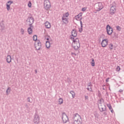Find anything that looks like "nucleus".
<instances>
[{
	"label": "nucleus",
	"mask_w": 124,
	"mask_h": 124,
	"mask_svg": "<svg viewBox=\"0 0 124 124\" xmlns=\"http://www.w3.org/2000/svg\"><path fill=\"white\" fill-rule=\"evenodd\" d=\"M71 40L73 41L72 46L73 47L75 51H77L79 48H80V41L78 38H75L74 37H71Z\"/></svg>",
	"instance_id": "nucleus-1"
},
{
	"label": "nucleus",
	"mask_w": 124,
	"mask_h": 124,
	"mask_svg": "<svg viewBox=\"0 0 124 124\" xmlns=\"http://www.w3.org/2000/svg\"><path fill=\"white\" fill-rule=\"evenodd\" d=\"M73 119L74 120L73 124H82V117L78 113L73 114Z\"/></svg>",
	"instance_id": "nucleus-2"
},
{
	"label": "nucleus",
	"mask_w": 124,
	"mask_h": 124,
	"mask_svg": "<svg viewBox=\"0 0 124 124\" xmlns=\"http://www.w3.org/2000/svg\"><path fill=\"white\" fill-rule=\"evenodd\" d=\"M82 15L83 14L82 13H80L78 15L75 16V18L77 21H80V29L79 28V32H82V31H83V22H82Z\"/></svg>",
	"instance_id": "nucleus-3"
},
{
	"label": "nucleus",
	"mask_w": 124,
	"mask_h": 124,
	"mask_svg": "<svg viewBox=\"0 0 124 124\" xmlns=\"http://www.w3.org/2000/svg\"><path fill=\"white\" fill-rule=\"evenodd\" d=\"M103 5L101 2H98L94 4V8L96 11H100L102 9H103Z\"/></svg>",
	"instance_id": "nucleus-4"
},
{
	"label": "nucleus",
	"mask_w": 124,
	"mask_h": 124,
	"mask_svg": "<svg viewBox=\"0 0 124 124\" xmlns=\"http://www.w3.org/2000/svg\"><path fill=\"white\" fill-rule=\"evenodd\" d=\"M111 8L110 10V15H114L115 14V13L116 11V2L114 1L111 5H110Z\"/></svg>",
	"instance_id": "nucleus-5"
},
{
	"label": "nucleus",
	"mask_w": 124,
	"mask_h": 124,
	"mask_svg": "<svg viewBox=\"0 0 124 124\" xmlns=\"http://www.w3.org/2000/svg\"><path fill=\"white\" fill-rule=\"evenodd\" d=\"M33 122L35 124H39L40 123V117L37 113H35L33 116Z\"/></svg>",
	"instance_id": "nucleus-6"
},
{
	"label": "nucleus",
	"mask_w": 124,
	"mask_h": 124,
	"mask_svg": "<svg viewBox=\"0 0 124 124\" xmlns=\"http://www.w3.org/2000/svg\"><path fill=\"white\" fill-rule=\"evenodd\" d=\"M44 4L46 10H49V9L51 8V3L49 0H44Z\"/></svg>",
	"instance_id": "nucleus-7"
},
{
	"label": "nucleus",
	"mask_w": 124,
	"mask_h": 124,
	"mask_svg": "<svg viewBox=\"0 0 124 124\" xmlns=\"http://www.w3.org/2000/svg\"><path fill=\"white\" fill-rule=\"evenodd\" d=\"M62 120L63 124H66L68 122V116L65 112L62 113Z\"/></svg>",
	"instance_id": "nucleus-8"
},
{
	"label": "nucleus",
	"mask_w": 124,
	"mask_h": 124,
	"mask_svg": "<svg viewBox=\"0 0 124 124\" xmlns=\"http://www.w3.org/2000/svg\"><path fill=\"white\" fill-rule=\"evenodd\" d=\"M36 43L35 45V48L37 51H38L41 49V42H40V41L39 40H37L36 41Z\"/></svg>",
	"instance_id": "nucleus-9"
},
{
	"label": "nucleus",
	"mask_w": 124,
	"mask_h": 124,
	"mask_svg": "<svg viewBox=\"0 0 124 124\" xmlns=\"http://www.w3.org/2000/svg\"><path fill=\"white\" fill-rule=\"evenodd\" d=\"M107 33L108 35H111L113 33V28L110 26V25H108L106 27Z\"/></svg>",
	"instance_id": "nucleus-10"
},
{
	"label": "nucleus",
	"mask_w": 124,
	"mask_h": 124,
	"mask_svg": "<svg viewBox=\"0 0 124 124\" xmlns=\"http://www.w3.org/2000/svg\"><path fill=\"white\" fill-rule=\"evenodd\" d=\"M26 21L29 23V26H32V24H33V22H34V18H33L32 16H28Z\"/></svg>",
	"instance_id": "nucleus-11"
},
{
	"label": "nucleus",
	"mask_w": 124,
	"mask_h": 124,
	"mask_svg": "<svg viewBox=\"0 0 124 124\" xmlns=\"http://www.w3.org/2000/svg\"><path fill=\"white\" fill-rule=\"evenodd\" d=\"M98 108L100 112H105V111H107V109H106V106L104 104L98 105Z\"/></svg>",
	"instance_id": "nucleus-12"
},
{
	"label": "nucleus",
	"mask_w": 124,
	"mask_h": 124,
	"mask_svg": "<svg viewBox=\"0 0 124 124\" xmlns=\"http://www.w3.org/2000/svg\"><path fill=\"white\" fill-rule=\"evenodd\" d=\"M102 47H106L108 45V39H106L102 40L101 43Z\"/></svg>",
	"instance_id": "nucleus-13"
},
{
	"label": "nucleus",
	"mask_w": 124,
	"mask_h": 124,
	"mask_svg": "<svg viewBox=\"0 0 124 124\" xmlns=\"http://www.w3.org/2000/svg\"><path fill=\"white\" fill-rule=\"evenodd\" d=\"M13 3V1L9 0L6 3V8L8 11L10 10V5Z\"/></svg>",
	"instance_id": "nucleus-14"
},
{
	"label": "nucleus",
	"mask_w": 124,
	"mask_h": 124,
	"mask_svg": "<svg viewBox=\"0 0 124 124\" xmlns=\"http://www.w3.org/2000/svg\"><path fill=\"white\" fill-rule=\"evenodd\" d=\"M77 36V31H76V30H73L72 31V35L70 36V37H74V38H75Z\"/></svg>",
	"instance_id": "nucleus-15"
},
{
	"label": "nucleus",
	"mask_w": 124,
	"mask_h": 124,
	"mask_svg": "<svg viewBox=\"0 0 124 124\" xmlns=\"http://www.w3.org/2000/svg\"><path fill=\"white\" fill-rule=\"evenodd\" d=\"M29 28L27 29V31L29 34H32V29H33V26H29Z\"/></svg>",
	"instance_id": "nucleus-16"
},
{
	"label": "nucleus",
	"mask_w": 124,
	"mask_h": 124,
	"mask_svg": "<svg viewBox=\"0 0 124 124\" xmlns=\"http://www.w3.org/2000/svg\"><path fill=\"white\" fill-rule=\"evenodd\" d=\"M62 21L64 24H65L66 25L67 24H68V19H67L64 16H63L62 17Z\"/></svg>",
	"instance_id": "nucleus-17"
},
{
	"label": "nucleus",
	"mask_w": 124,
	"mask_h": 124,
	"mask_svg": "<svg viewBox=\"0 0 124 124\" xmlns=\"http://www.w3.org/2000/svg\"><path fill=\"white\" fill-rule=\"evenodd\" d=\"M45 26L46 29H50V28H51V23L48 21H46L45 23Z\"/></svg>",
	"instance_id": "nucleus-18"
},
{
	"label": "nucleus",
	"mask_w": 124,
	"mask_h": 124,
	"mask_svg": "<svg viewBox=\"0 0 124 124\" xmlns=\"http://www.w3.org/2000/svg\"><path fill=\"white\" fill-rule=\"evenodd\" d=\"M89 84H90L88 85V87L87 88V90L89 91L90 92H93V89L92 88L93 85L91 84V83H90Z\"/></svg>",
	"instance_id": "nucleus-19"
},
{
	"label": "nucleus",
	"mask_w": 124,
	"mask_h": 124,
	"mask_svg": "<svg viewBox=\"0 0 124 124\" xmlns=\"http://www.w3.org/2000/svg\"><path fill=\"white\" fill-rule=\"evenodd\" d=\"M6 62H8V63H10V62H11V56L8 55L6 59Z\"/></svg>",
	"instance_id": "nucleus-20"
},
{
	"label": "nucleus",
	"mask_w": 124,
	"mask_h": 124,
	"mask_svg": "<svg viewBox=\"0 0 124 124\" xmlns=\"http://www.w3.org/2000/svg\"><path fill=\"white\" fill-rule=\"evenodd\" d=\"M51 46V45L50 44V41H47L46 43V46L47 49H49L50 48V46Z\"/></svg>",
	"instance_id": "nucleus-21"
},
{
	"label": "nucleus",
	"mask_w": 124,
	"mask_h": 124,
	"mask_svg": "<svg viewBox=\"0 0 124 124\" xmlns=\"http://www.w3.org/2000/svg\"><path fill=\"white\" fill-rule=\"evenodd\" d=\"M102 102H104V99H103V98H102L98 100V103H99V105H102Z\"/></svg>",
	"instance_id": "nucleus-22"
},
{
	"label": "nucleus",
	"mask_w": 124,
	"mask_h": 124,
	"mask_svg": "<svg viewBox=\"0 0 124 124\" xmlns=\"http://www.w3.org/2000/svg\"><path fill=\"white\" fill-rule=\"evenodd\" d=\"M62 103H63V100L62 99V98H60L59 99V104L61 105L62 104Z\"/></svg>",
	"instance_id": "nucleus-23"
},
{
	"label": "nucleus",
	"mask_w": 124,
	"mask_h": 124,
	"mask_svg": "<svg viewBox=\"0 0 124 124\" xmlns=\"http://www.w3.org/2000/svg\"><path fill=\"white\" fill-rule=\"evenodd\" d=\"M70 93H71V94H72V96L73 98H74L75 97V93L74 92V91H71L70 92Z\"/></svg>",
	"instance_id": "nucleus-24"
},
{
	"label": "nucleus",
	"mask_w": 124,
	"mask_h": 124,
	"mask_svg": "<svg viewBox=\"0 0 124 124\" xmlns=\"http://www.w3.org/2000/svg\"><path fill=\"white\" fill-rule=\"evenodd\" d=\"M10 91H11L10 87H8L6 90V95H8V94L10 93Z\"/></svg>",
	"instance_id": "nucleus-25"
},
{
	"label": "nucleus",
	"mask_w": 124,
	"mask_h": 124,
	"mask_svg": "<svg viewBox=\"0 0 124 124\" xmlns=\"http://www.w3.org/2000/svg\"><path fill=\"white\" fill-rule=\"evenodd\" d=\"M33 40H34V41H37V35H34L33 36Z\"/></svg>",
	"instance_id": "nucleus-26"
},
{
	"label": "nucleus",
	"mask_w": 124,
	"mask_h": 124,
	"mask_svg": "<svg viewBox=\"0 0 124 124\" xmlns=\"http://www.w3.org/2000/svg\"><path fill=\"white\" fill-rule=\"evenodd\" d=\"M107 106L108 108H109V110H112L113 108H112V106H111L110 104H108Z\"/></svg>",
	"instance_id": "nucleus-27"
},
{
	"label": "nucleus",
	"mask_w": 124,
	"mask_h": 124,
	"mask_svg": "<svg viewBox=\"0 0 124 124\" xmlns=\"http://www.w3.org/2000/svg\"><path fill=\"white\" fill-rule=\"evenodd\" d=\"M113 45L112 44H110L109 45V49H110V50H113Z\"/></svg>",
	"instance_id": "nucleus-28"
},
{
	"label": "nucleus",
	"mask_w": 124,
	"mask_h": 124,
	"mask_svg": "<svg viewBox=\"0 0 124 124\" xmlns=\"http://www.w3.org/2000/svg\"><path fill=\"white\" fill-rule=\"evenodd\" d=\"M116 30L117 31H121V27L119 26H116Z\"/></svg>",
	"instance_id": "nucleus-29"
},
{
	"label": "nucleus",
	"mask_w": 124,
	"mask_h": 124,
	"mask_svg": "<svg viewBox=\"0 0 124 124\" xmlns=\"http://www.w3.org/2000/svg\"><path fill=\"white\" fill-rule=\"evenodd\" d=\"M63 16H65V18H66L68 17V16H69V14L68 13V12H67L65 13V15H63Z\"/></svg>",
	"instance_id": "nucleus-30"
},
{
	"label": "nucleus",
	"mask_w": 124,
	"mask_h": 124,
	"mask_svg": "<svg viewBox=\"0 0 124 124\" xmlns=\"http://www.w3.org/2000/svg\"><path fill=\"white\" fill-rule=\"evenodd\" d=\"M98 97H101V93L100 91H98Z\"/></svg>",
	"instance_id": "nucleus-31"
},
{
	"label": "nucleus",
	"mask_w": 124,
	"mask_h": 124,
	"mask_svg": "<svg viewBox=\"0 0 124 124\" xmlns=\"http://www.w3.org/2000/svg\"><path fill=\"white\" fill-rule=\"evenodd\" d=\"M27 101L28 102H30V103H31L32 102L31 101V98L30 97H27Z\"/></svg>",
	"instance_id": "nucleus-32"
},
{
	"label": "nucleus",
	"mask_w": 124,
	"mask_h": 124,
	"mask_svg": "<svg viewBox=\"0 0 124 124\" xmlns=\"http://www.w3.org/2000/svg\"><path fill=\"white\" fill-rule=\"evenodd\" d=\"M116 70H117V71H120V70H121V67H120V66H117Z\"/></svg>",
	"instance_id": "nucleus-33"
},
{
	"label": "nucleus",
	"mask_w": 124,
	"mask_h": 124,
	"mask_svg": "<svg viewBox=\"0 0 124 124\" xmlns=\"http://www.w3.org/2000/svg\"><path fill=\"white\" fill-rule=\"evenodd\" d=\"M0 27H1V28H2L1 29V31H3L4 28V24H2V25H1V24H0Z\"/></svg>",
	"instance_id": "nucleus-34"
},
{
	"label": "nucleus",
	"mask_w": 124,
	"mask_h": 124,
	"mask_svg": "<svg viewBox=\"0 0 124 124\" xmlns=\"http://www.w3.org/2000/svg\"><path fill=\"white\" fill-rule=\"evenodd\" d=\"M28 5L29 7H30V8L31 7V2L29 1Z\"/></svg>",
	"instance_id": "nucleus-35"
},
{
	"label": "nucleus",
	"mask_w": 124,
	"mask_h": 124,
	"mask_svg": "<svg viewBox=\"0 0 124 124\" xmlns=\"http://www.w3.org/2000/svg\"><path fill=\"white\" fill-rule=\"evenodd\" d=\"M91 64L92 66H94L95 65V62H91Z\"/></svg>",
	"instance_id": "nucleus-36"
},
{
	"label": "nucleus",
	"mask_w": 124,
	"mask_h": 124,
	"mask_svg": "<svg viewBox=\"0 0 124 124\" xmlns=\"http://www.w3.org/2000/svg\"><path fill=\"white\" fill-rule=\"evenodd\" d=\"M21 32H22V34H24V29H23V28H21Z\"/></svg>",
	"instance_id": "nucleus-37"
},
{
	"label": "nucleus",
	"mask_w": 124,
	"mask_h": 124,
	"mask_svg": "<svg viewBox=\"0 0 124 124\" xmlns=\"http://www.w3.org/2000/svg\"><path fill=\"white\" fill-rule=\"evenodd\" d=\"M109 79H110L109 78H108L106 80V81L107 83H108V82H109Z\"/></svg>",
	"instance_id": "nucleus-38"
},
{
	"label": "nucleus",
	"mask_w": 124,
	"mask_h": 124,
	"mask_svg": "<svg viewBox=\"0 0 124 124\" xmlns=\"http://www.w3.org/2000/svg\"><path fill=\"white\" fill-rule=\"evenodd\" d=\"M86 9H87L86 8H85V7L82 8V11H86Z\"/></svg>",
	"instance_id": "nucleus-39"
},
{
	"label": "nucleus",
	"mask_w": 124,
	"mask_h": 124,
	"mask_svg": "<svg viewBox=\"0 0 124 124\" xmlns=\"http://www.w3.org/2000/svg\"><path fill=\"white\" fill-rule=\"evenodd\" d=\"M71 55H74V56H77V54L74 52H72Z\"/></svg>",
	"instance_id": "nucleus-40"
},
{
	"label": "nucleus",
	"mask_w": 124,
	"mask_h": 124,
	"mask_svg": "<svg viewBox=\"0 0 124 124\" xmlns=\"http://www.w3.org/2000/svg\"><path fill=\"white\" fill-rule=\"evenodd\" d=\"M85 99L88 100V99H89V96H85Z\"/></svg>",
	"instance_id": "nucleus-41"
},
{
	"label": "nucleus",
	"mask_w": 124,
	"mask_h": 124,
	"mask_svg": "<svg viewBox=\"0 0 124 124\" xmlns=\"http://www.w3.org/2000/svg\"><path fill=\"white\" fill-rule=\"evenodd\" d=\"M124 92V90L120 89L119 90V93H123Z\"/></svg>",
	"instance_id": "nucleus-42"
},
{
	"label": "nucleus",
	"mask_w": 124,
	"mask_h": 124,
	"mask_svg": "<svg viewBox=\"0 0 124 124\" xmlns=\"http://www.w3.org/2000/svg\"><path fill=\"white\" fill-rule=\"evenodd\" d=\"M110 111L111 113H114V110H113V108L112 109H110Z\"/></svg>",
	"instance_id": "nucleus-43"
},
{
	"label": "nucleus",
	"mask_w": 124,
	"mask_h": 124,
	"mask_svg": "<svg viewBox=\"0 0 124 124\" xmlns=\"http://www.w3.org/2000/svg\"><path fill=\"white\" fill-rule=\"evenodd\" d=\"M104 115H105V116H106V115H107V113H106V112H104Z\"/></svg>",
	"instance_id": "nucleus-44"
},
{
	"label": "nucleus",
	"mask_w": 124,
	"mask_h": 124,
	"mask_svg": "<svg viewBox=\"0 0 124 124\" xmlns=\"http://www.w3.org/2000/svg\"><path fill=\"white\" fill-rule=\"evenodd\" d=\"M114 35H115V36H116V35H117V33L115 32H113Z\"/></svg>",
	"instance_id": "nucleus-45"
},
{
	"label": "nucleus",
	"mask_w": 124,
	"mask_h": 124,
	"mask_svg": "<svg viewBox=\"0 0 124 124\" xmlns=\"http://www.w3.org/2000/svg\"><path fill=\"white\" fill-rule=\"evenodd\" d=\"M25 106H26V108H29V106H28L27 104H26V105H25Z\"/></svg>",
	"instance_id": "nucleus-46"
},
{
	"label": "nucleus",
	"mask_w": 124,
	"mask_h": 124,
	"mask_svg": "<svg viewBox=\"0 0 124 124\" xmlns=\"http://www.w3.org/2000/svg\"><path fill=\"white\" fill-rule=\"evenodd\" d=\"M92 62H94V60H93V59H92Z\"/></svg>",
	"instance_id": "nucleus-47"
},
{
	"label": "nucleus",
	"mask_w": 124,
	"mask_h": 124,
	"mask_svg": "<svg viewBox=\"0 0 124 124\" xmlns=\"http://www.w3.org/2000/svg\"><path fill=\"white\" fill-rule=\"evenodd\" d=\"M35 74H36V73H37V70H35Z\"/></svg>",
	"instance_id": "nucleus-48"
},
{
	"label": "nucleus",
	"mask_w": 124,
	"mask_h": 124,
	"mask_svg": "<svg viewBox=\"0 0 124 124\" xmlns=\"http://www.w3.org/2000/svg\"><path fill=\"white\" fill-rule=\"evenodd\" d=\"M46 40H47V41H48V40H49V38H47L46 39Z\"/></svg>",
	"instance_id": "nucleus-49"
},
{
	"label": "nucleus",
	"mask_w": 124,
	"mask_h": 124,
	"mask_svg": "<svg viewBox=\"0 0 124 124\" xmlns=\"http://www.w3.org/2000/svg\"><path fill=\"white\" fill-rule=\"evenodd\" d=\"M102 87H105V85H103Z\"/></svg>",
	"instance_id": "nucleus-50"
},
{
	"label": "nucleus",
	"mask_w": 124,
	"mask_h": 124,
	"mask_svg": "<svg viewBox=\"0 0 124 124\" xmlns=\"http://www.w3.org/2000/svg\"><path fill=\"white\" fill-rule=\"evenodd\" d=\"M103 90H105V88H103Z\"/></svg>",
	"instance_id": "nucleus-51"
},
{
	"label": "nucleus",
	"mask_w": 124,
	"mask_h": 124,
	"mask_svg": "<svg viewBox=\"0 0 124 124\" xmlns=\"http://www.w3.org/2000/svg\"><path fill=\"white\" fill-rule=\"evenodd\" d=\"M109 90H110V88H109Z\"/></svg>",
	"instance_id": "nucleus-52"
}]
</instances>
